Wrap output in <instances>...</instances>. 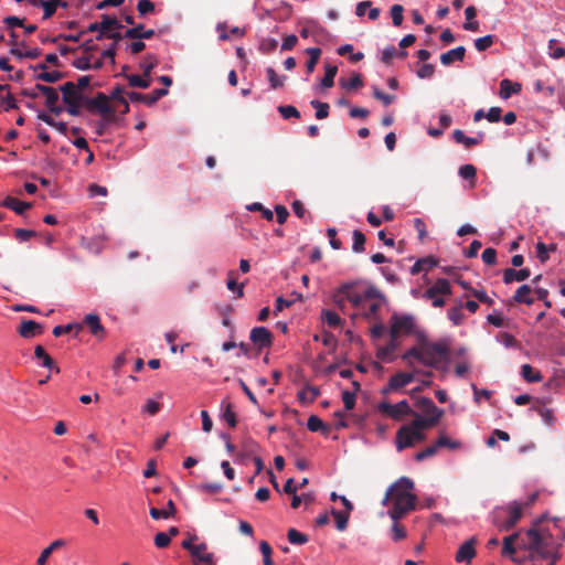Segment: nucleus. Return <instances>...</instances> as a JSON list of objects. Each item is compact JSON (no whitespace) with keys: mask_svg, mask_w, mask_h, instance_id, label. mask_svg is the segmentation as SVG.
<instances>
[{"mask_svg":"<svg viewBox=\"0 0 565 565\" xmlns=\"http://www.w3.org/2000/svg\"><path fill=\"white\" fill-rule=\"evenodd\" d=\"M532 289L529 285H522L518 288L513 296V300L518 303H525L531 306L534 303V299L530 297Z\"/></svg>","mask_w":565,"mask_h":565,"instance_id":"33","label":"nucleus"},{"mask_svg":"<svg viewBox=\"0 0 565 565\" xmlns=\"http://www.w3.org/2000/svg\"><path fill=\"white\" fill-rule=\"evenodd\" d=\"M494 42V35L488 34L475 40V47L477 51L482 52L488 50Z\"/></svg>","mask_w":565,"mask_h":565,"instance_id":"57","label":"nucleus"},{"mask_svg":"<svg viewBox=\"0 0 565 565\" xmlns=\"http://www.w3.org/2000/svg\"><path fill=\"white\" fill-rule=\"evenodd\" d=\"M310 105L316 109V118L324 119L329 116V104L317 99L310 102Z\"/></svg>","mask_w":565,"mask_h":565,"instance_id":"51","label":"nucleus"},{"mask_svg":"<svg viewBox=\"0 0 565 565\" xmlns=\"http://www.w3.org/2000/svg\"><path fill=\"white\" fill-rule=\"evenodd\" d=\"M287 537H288V541L291 543V544H305L308 542V536L300 533L299 531L295 530V529H290L287 533Z\"/></svg>","mask_w":565,"mask_h":565,"instance_id":"63","label":"nucleus"},{"mask_svg":"<svg viewBox=\"0 0 565 565\" xmlns=\"http://www.w3.org/2000/svg\"><path fill=\"white\" fill-rule=\"evenodd\" d=\"M340 85L345 89H358L363 86V81L360 74H353L349 79H340Z\"/></svg>","mask_w":565,"mask_h":565,"instance_id":"46","label":"nucleus"},{"mask_svg":"<svg viewBox=\"0 0 565 565\" xmlns=\"http://www.w3.org/2000/svg\"><path fill=\"white\" fill-rule=\"evenodd\" d=\"M153 35L154 31L152 29L145 30L143 24L127 29L125 32V38L134 40H147L151 39Z\"/></svg>","mask_w":565,"mask_h":565,"instance_id":"22","label":"nucleus"},{"mask_svg":"<svg viewBox=\"0 0 565 565\" xmlns=\"http://www.w3.org/2000/svg\"><path fill=\"white\" fill-rule=\"evenodd\" d=\"M458 174L463 180H473L475 181L476 174H477V169L475 166L467 163L459 168Z\"/></svg>","mask_w":565,"mask_h":565,"instance_id":"61","label":"nucleus"},{"mask_svg":"<svg viewBox=\"0 0 565 565\" xmlns=\"http://www.w3.org/2000/svg\"><path fill=\"white\" fill-rule=\"evenodd\" d=\"M338 67L335 65L327 64L324 66V76L320 82L322 88H330L334 84V77L337 75Z\"/></svg>","mask_w":565,"mask_h":565,"instance_id":"37","label":"nucleus"},{"mask_svg":"<svg viewBox=\"0 0 565 565\" xmlns=\"http://www.w3.org/2000/svg\"><path fill=\"white\" fill-rule=\"evenodd\" d=\"M250 341L259 349L269 348L273 343V334L265 327H255L250 331Z\"/></svg>","mask_w":565,"mask_h":565,"instance_id":"11","label":"nucleus"},{"mask_svg":"<svg viewBox=\"0 0 565 565\" xmlns=\"http://www.w3.org/2000/svg\"><path fill=\"white\" fill-rule=\"evenodd\" d=\"M125 78L128 81L129 86L138 87V88H148L150 86V81L147 78H142L137 74L125 75Z\"/></svg>","mask_w":565,"mask_h":565,"instance_id":"52","label":"nucleus"},{"mask_svg":"<svg viewBox=\"0 0 565 565\" xmlns=\"http://www.w3.org/2000/svg\"><path fill=\"white\" fill-rule=\"evenodd\" d=\"M85 323L88 326L90 332L95 337L103 338L105 334V329L100 323L99 316L95 313H89L84 319Z\"/></svg>","mask_w":565,"mask_h":565,"instance_id":"29","label":"nucleus"},{"mask_svg":"<svg viewBox=\"0 0 565 565\" xmlns=\"http://www.w3.org/2000/svg\"><path fill=\"white\" fill-rule=\"evenodd\" d=\"M102 31L121 30L122 25L116 17L103 14L100 21Z\"/></svg>","mask_w":565,"mask_h":565,"instance_id":"40","label":"nucleus"},{"mask_svg":"<svg viewBox=\"0 0 565 565\" xmlns=\"http://www.w3.org/2000/svg\"><path fill=\"white\" fill-rule=\"evenodd\" d=\"M452 137H454V140L457 142V143H461L466 148H470L472 146H477L479 145L482 140H483V137H484V134L483 132H478V136L477 137H467L462 130L460 129H456L454 132H452Z\"/></svg>","mask_w":565,"mask_h":565,"instance_id":"18","label":"nucleus"},{"mask_svg":"<svg viewBox=\"0 0 565 565\" xmlns=\"http://www.w3.org/2000/svg\"><path fill=\"white\" fill-rule=\"evenodd\" d=\"M448 319L455 324L459 326L463 320L462 306H457L448 309Z\"/></svg>","mask_w":565,"mask_h":565,"instance_id":"59","label":"nucleus"},{"mask_svg":"<svg viewBox=\"0 0 565 565\" xmlns=\"http://www.w3.org/2000/svg\"><path fill=\"white\" fill-rule=\"evenodd\" d=\"M62 92V100L63 103H68L72 100H82L83 93L79 92L78 87L73 82H66L58 87Z\"/></svg>","mask_w":565,"mask_h":565,"instance_id":"15","label":"nucleus"},{"mask_svg":"<svg viewBox=\"0 0 565 565\" xmlns=\"http://www.w3.org/2000/svg\"><path fill=\"white\" fill-rule=\"evenodd\" d=\"M307 428L312 431H321L326 434L329 430L328 425H326L318 416L311 415L307 420Z\"/></svg>","mask_w":565,"mask_h":565,"instance_id":"43","label":"nucleus"},{"mask_svg":"<svg viewBox=\"0 0 565 565\" xmlns=\"http://www.w3.org/2000/svg\"><path fill=\"white\" fill-rule=\"evenodd\" d=\"M414 381L413 373L397 372L390 377V387L401 390Z\"/></svg>","mask_w":565,"mask_h":565,"instance_id":"24","label":"nucleus"},{"mask_svg":"<svg viewBox=\"0 0 565 565\" xmlns=\"http://www.w3.org/2000/svg\"><path fill=\"white\" fill-rule=\"evenodd\" d=\"M555 249V245H546L542 242L536 244L537 257L541 263H545L548 259V253Z\"/></svg>","mask_w":565,"mask_h":565,"instance_id":"60","label":"nucleus"},{"mask_svg":"<svg viewBox=\"0 0 565 565\" xmlns=\"http://www.w3.org/2000/svg\"><path fill=\"white\" fill-rule=\"evenodd\" d=\"M306 53L309 55V60L306 63L307 73L311 74L315 71V67L320 58L321 49L319 47H308Z\"/></svg>","mask_w":565,"mask_h":565,"instance_id":"38","label":"nucleus"},{"mask_svg":"<svg viewBox=\"0 0 565 565\" xmlns=\"http://www.w3.org/2000/svg\"><path fill=\"white\" fill-rule=\"evenodd\" d=\"M519 537V533H513L503 539L502 555L512 556L515 553L514 542Z\"/></svg>","mask_w":565,"mask_h":565,"instance_id":"47","label":"nucleus"},{"mask_svg":"<svg viewBox=\"0 0 565 565\" xmlns=\"http://www.w3.org/2000/svg\"><path fill=\"white\" fill-rule=\"evenodd\" d=\"M450 360V343L448 339L430 342L422 334L420 364L427 367L441 369V363L448 364Z\"/></svg>","mask_w":565,"mask_h":565,"instance_id":"2","label":"nucleus"},{"mask_svg":"<svg viewBox=\"0 0 565 565\" xmlns=\"http://www.w3.org/2000/svg\"><path fill=\"white\" fill-rule=\"evenodd\" d=\"M168 95L167 88H156L150 94H141L138 92L128 93V98L131 103H143L147 106L154 105L160 98Z\"/></svg>","mask_w":565,"mask_h":565,"instance_id":"10","label":"nucleus"},{"mask_svg":"<svg viewBox=\"0 0 565 565\" xmlns=\"http://www.w3.org/2000/svg\"><path fill=\"white\" fill-rule=\"evenodd\" d=\"M247 210L249 211H259L262 213V216L267 221H273L274 213L269 209L265 207L262 203L255 202L249 205H247Z\"/></svg>","mask_w":565,"mask_h":565,"instance_id":"62","label":"nucleus"},{"mask_svg":"<svg viewBox=\"0 0 565 565\" xmlns=\"http://www.w3.org/2000/svg\"><path fill=\"white\" fill-rule=\"evenodd\" d=\"M331 514L335 519L337 529L339 531H344L348 527L350 514L342 511H338L334 508L331 509Z\"/></svg>","mask_w":565,"mask_h":565,"instance_id":"48","label":"nucleus"},{"mask_svg":"<svg viewBox=\"0 0 565 565\" xmlns=\"http://www.w3.org/2000/svg\"><path fill=\"white\" fill-rule=\"evenodd\" d=\"M522 516V504L512 501L505 507L498 508L494 515V523L501 531H509L515 526Z\"/></svg>","mask_w":565,"mask_h":565,"instance_id":"5","label":"nucleus"},{"mask_svg":"<svg viewBox=\"0 0 565 565\" xmlns=\"http://www.w3.org/2000/svg\"><path fill=\"white\" fill-rule=\"evenodd\" d=\"M35 90L40 92L41 94H43L45 96V98H46L45 105H52L53 103L58 102V93L55 88H53L51 86H46L43 84H36Z\"/></svg>","mask_w":565,"mask_h":565,"instance_id":"34","label":"nucleus"},{"mask_svg":"<svg viewBox=\"0 0 565 565\" xmlns=\"http://www.w3.org/2000/svg\"><path fill=\"white\" fill-rule=\"evenodd\" d=\"M195 564L194 565H215L213 553L207 552V545L205 543L200 544V550L196 554H191Z\"/></svg>","mask_w":565,"mask_h":565,"instance_id":"19","label":"nucleus"},{"mask_svg":"<svg viewBox=\"0 0 565 565\" xmlns=\"http://www.w3.org/2000/svg\"><path fill=\"white\" fill-rule=\"evenodd\" d=\"M266 74L271 89H277L284 86L286 76H278L273 67H267Z\"/></svg>","mask_w":565,"mask_h":565,"instance_id":"44","label":"nucleus"},{"mask_svg":"<svg viewBox=\"0 0 565 565\" xmlns=\"http://www.w3.org/2000/svg\"><path fill=\"white\" fill-rule=\"evenodd\" d=\"M75 330V335L78 334V332L82 330V326L76 322L67 323L66 326H56L53 328L52 333L55 337H61L64 333L72 332Z\"/></svg>","mask_w":565,"mask_h":565,"instance_id":"50","label":"nucleus"},{"mask_svg":"<svg viewBox=\"0 0 565 565\" xmlns=\"http://www.w3.org/2000/svg\"><path fill=\"white\" fill-rule=\"evenodd\" d=\"M64 545H65V541L64 540L60 539V540L53 541L47 547H45L41 552V554H40V556H39V558L36 561L38 565H45L47 558L53 553V551H55V550H57V548H60V547H62Z\"/></svg>","mask_w":565,"mask_h":565,"instance_id":"36","label":"nucleus"},{"mask_svg":"<svg viewBox=\"0 0 565 565\" xmlns=\"http://www.w3.org/2000/svg\"><path fill=\"white\" fill-rule=\"evenodd\" d=\"M352 385L354 386V391L353 392L344 391L342 393V401H343L345 411L353 409V407L355 406V401H356V392L360 390V383L359 382L353 381Z\"/></svg>","mask_w":565,"mask_h":565,"instance_id":"35","label":"nucleus"},{"mask_svg":"<svg viewBox=\"0 0 565 565\" xmlns=\"http://www.w3.org/2000/svg\"><path fill=\"white\" fill-rule=\"evenodd\" d=\"M316 500V495L313 492H307L302 494H295L291 500V508L297 509L303 502L306 508L312 504Z\"/></svg>","mask_w":565,"mask_h":565,"instance_id":"41","label":"nucleus"},{"mask_svg":"<svg viewBox=\"0 0 565 565\" xmlns=\"http://www.w3.org/2000/svg\"><path fill=\"white\" fill-rule=\"evenodd\" d=\"M83 106L90 113L97 111L103 116H110L113 108L104 93H98L95 97H88L83 94Z\"/></svg>","mask_w":565,"mask_h":565,"instance_id":"8","label":"nucleus"},{"mask_svg":"<svg viewBox=\"0 0 565 565\" xmlns=\"http://www.w3.org/2000/svg\"><path fill=\"white\" fill-rule=\"evenodd\" d=\"M322 319L329 327L332 328L339 327L342 323V319L340 318V316L332 310H323Z\"/></svg>","mask_w":565,"mask_h":565,"instance_id":"53","label":"nucleus"},{"mask_svg":"<svg viewBox=\"0 0 565 565\" xmlns=\"http://www.w3.org/2000/svg\"><path fill=\"white\" fill-rule=\"evenodd\" d=\"M451 286L448 279L439 278L435 281V284L429 287L425 294L424 298H434L436 295H450Z\"/></svg>","mask_w":565,"mask_h":565,"instance_id":"14","label":"nucleus"},{"mask_svg":"<svg viewBox=\"0 0 565 565\" xmlns=\"http://www.w3.org/2000/svg\"><path fill=\"white\" fill-rule=\"evenodd\" d=\"M526 550L530 552L532 559H534L535 556H539L543 559H548L550 557H553V555L557 554V552L553 550L551 535L545 537L537 530L530 529L526 532Z\"/></svg>","mask_w":565,"mask_h":565,"instance_id":"4","label":"nucleus"},{"mask_svg":"<svg viewBox=\"0 0 565 565\" xmlns=\"http://www.w3.org/2000/svg\"><path fill=\"white\" fill-rule=\"evenodd\" d=\"M521 375L529 383H537V382L542 381L541 373L537 371H534V369L530 364L522 365Z\"/></svg>","mask_w":565,"mask_h":565,"instance_id":"39","label":"nucleus"},{"mask_svg":"<svg viewBox=\"0 0 565 565\" xmlns=\"http://www.w3.org/2000/svg\"><path fill=\"white\" fill-rule=\"evenodd\" d=\"M335 297L340 306L342 301L347 300L354 308L362 309L369 300L381 297V291L376 287L370 286L361 292L355 289L354 284H343L338 288Z\"/></svg>","mask_w":565,"mask_h":565,"instance_id":"3","label":"nucleus"},{"mask_svg":"<svg viewBox=\"0 0 565 565\" xmlns=\"http://www.w3.org/2000/svg\"><path fill=\"white\" fill-rule=\"evenodd\" d=\"M440 419V416H419L416 415V418L409 424L413 428L422 431L423 429H427L434 427Z\"/></svg>","mask_w":565,"mask_h":565,"instance_id":"27","label":"nucleus"},{"mask_svg":"<svg viewBox=\"0 0 565 565\" xmlns=\"http://www.w3.org/2000/svg\"><path fill=\"white\" fill-rule=\"evenodd\" d=\"M476 539L475 537H471L469 540H467L466 542H463L457 553H456V556H455V559L456 562L458 563H471V561L473 559V557L476 556Z\"/></svg>","mask_w":565,"mask_h":565,"instance_id":"12","label":"nucleus"},{"mask_svg":"<svg viewBox=\"0 0 565 565\" xmlns=\"http://www.w3.org/2000/svg\"><path fill=\"white\" fill-rule=\"evenodd\" d=\"M422 356V337L419 338V344L409 348L402 354V360L412 365V359L417 360L420 363Z\"/></svg>","mask_w":565,"mask_h":565,"instance_id":"42","label":"nucleus"},{"mask_svg":"<svg viewBox=\"0 0 565 565\" xmlns=\"http://www.w3.org/2000/svg\"><path fill=\"white\" fill-rule=\"evenodd\" d=\"M531 276V271L529 268H521L519 270L514 268H507L503 271V282L509 285L513 281H523L526 280Z\"/></svg>","mask_w":565,"mask_h":565,"instance_id":"17","label":"nucleus"},{"mask_svg":"<svg viewBox=\"0 0 565 565\" xmlns=\"http://www.w3.org/2000/svg\"><path fill=\"white\" fill-rule=\"evenodd\" d=\"M497 341L502 343L507 349L519 348V341L514 335L508 332H501L497 335Z\"/></svg>","mask_w":565,"mask_h":565,"instance_id":"54","label":"nucleus"},{"mask_svg":"<svg viewBox=\"0 0 565 565\" xmlns=\"http://www.w3.org/2000/svg\"><path fill=\"white\" fill-rule=\"evenodd\" d=\"M10 53L12 55H14L15 57H18L19 60H22V58H36L38 56H40L41 51H40V49L34 47V49L23 52V51L19 50L18 47L12 46L10 49Z\"/></svg>","mask_w":565,"mask_h":565,"instance_id":"49","label":"nucleus"},{"mask_svg":"<svg viewBox=\"0 0 565 565\" xmlns=\"http://www.w3.org/2000/svg\"><path fill=\"white\" fill-rule=\"evenodd\" d=\"M403 12L404 8L401 4H393L391 7V17H392V23L394 26H401L403 23Z\"/></svg>","mask_w":565,"mask_h":565,"instance_id":"58","label":"nucleus"},{"mask_svg":"<svg viewBox=\"0 0 565 565\" xmlns=\"http://www.w3.org/2000/svg\"><path fill=\"white\" fill-rule=\"evenodd\" d=\"M370 303L367 308H365L362 312V317L366 320H379V311L385 302L384 296L381 294V297H375L372 300H369Z\"/></svg>","mask_w":565,"mask_h":565,"instance_id":"16","label":"nucleus"},{"mask_svg":"<svg viewBox=\"0 0 565 565\" xmlns=\"http://www.w3.org/2000/svg\"><path fill=\"white\" fill-rule=\"evenodd\" d=\"M34 355L36 359L41 360V365L51 371L60 373V367L55 365L53 359L46 353L45 349L42 345H36L34 349Z\"/></svg>","mask_w":565,"mask_h":565,"instance_id":"26","label":"nucleus"},{"mask_svg":"<svg viewBox=\"0 0 565 565\" xmlns=\"http://www.w3.org/2000/svg\"><path fill=\"white\" fill-rule=\"evenodd\" d=\"M177 512V509H175V505H174V502L170 499L168 502H167V507L163 509V508H160V509H157V508H151L150 509V516L154 520H159V519H169L171 516H173Z\"/></svg>","mask_w":565,"mask_h":565,"instance_id":"28","label":"nucleus"},{"mask_svg":"<svg viewBox=\"0 0 565 565\" xmlns=\"http://www.w3.org/2000/svg\"><path fill=\"white\" fill-rule=\"evenodd\" d=\"M42 331V326L34 320H23L20 329L19 334L22 338L30 339L33 338L36 333H40Z\"/></svg>","mask_w":565,"mask_h":565,"instance_id":"23","label":"nucleus"},{"mask_svg":"<svg viewBox=\"0 0 565 565\" xmlns=\"http://www.w3.org/2000/svg\"><path fill=\"white\" fill-rule=\"evenodd\" d=\"M2 206L10 209L14 211L17 214L21 215L26 210L31 209L32 204L29 202H21L15 198H12L10 195L6 196L4 200L1 203Z\"/></svg>","mask_w":565,"mask_h":565,"instance_id":"25","label":"nucleus"},{"mask_svg":"<svg viewBox=\"0 0 565 565\" xmlns=\"http://www.w3.org/2000/svg\"><path fill=\"white\" fill-rule=\"evenodd\" d=\"M390 335L391 338H397L399 333L409 334L415 328V319L412 315H398L394 313L391 317Z\"/></svg>","mask_w":565,"mask_h":565,"instance_id":"7","label":"nucleus"},{"mask_svg":"<svg viewBox=\"0 0 565 565\" xmlns=\"http://www.w3.org/2000/svg\"><path fill=\"white\" fill-rule=\"evenodd\" d=\"M466 54L465 46H457L455 49H451L447 51L446 53H443L440 55V62L443 65L448 66L455 61H463Z\"/></svg>","mask_w":565,"mask_h":565,"instance_id":"20","label":"nucleus"},{"mask_svg":"<svg viewBox=\"0 0 565 565\" xmlns=\"http://www.w3.org/2000/svg\"><path fill=\"white\" fill-rule=\"evenodd\" d=\"M425 434L411 425L402 426L396 434V448L398 451L413 447L415 441H423Z\"/></svg>","mask_w":565,"mask_h":565,"instance_id":"6","label":"nucleus"},{"mask_svg":"<svg viewBox=\"0 0 565 565\" xmlns=\"http://www.w3.org/2000/svg\"><path fill=\"white\" fill-rule=\"evenodd\" d=\"M352 239H353V243H352V250L354 253H363L364 252V245H365V235L359 231V230H354L353 233H352Z\"/></svg>","mask_w":565,"mask_h":565,"instance_id":"45","label":"nucleus"},{"mask_svg":"<svg viewBox=\"0 0 565 565\" xmlns=\"http://www.w3.org/2000/svg\"><path fill=\"white\" fill-rule=\"evenodd\" d=\"M416 406L419 408V409H424V408H430L433 409L434 412H436L438 414V416H443L444 414V411L438 408L435 403L428 398V397H419L417 401H416Z\"/></svg>","mask_w":565,"mask_h":565,"instance_id":"56","label":"nucleus"},{"mask_svg":"<svg viewBox=\"0 0 565 565\" xmlns=\"http://www.w3.org/2000/svg\"><path fill=\"white\" fill-rule=\"evenodd\" d=\"M30 68H32L33 71H39L41 70L42 72L40 73H36L34 75V78L38 79V81H43V82H47V83H56L58 82L60 79H62L64 77V74L62 72H58V71H52V72H46V64L45 63H41V64H38V65H30Z\"/></svg>","mask_w":565,"mask_h":565,"instance_id":"13","label":"nucleus"},{"mask_svg":"<svg viewBox=\"0 0 565 565\" xmlns=\"http://www.w3.org/2000/svg\"><path fill=\"white\" fill-rule=\"evenodd\" d=\"M436 265H437V260L431 256L417 259L411 268V274L418 275L422 271H428Z\"/></svg>","mask_w":565,"mask_h":565,"instance_id":"31","label":"nucleus"},{"mask_svg":"<svg viewBox=\"0 0 565 565\" xmlns=\"http://www.w3.org/2000/svg\"><path fill=\"white\" fill-rule=\"evenodd\" d=\"M414 488V481L408 477H401L387 488L382 504L386 505L388 501H392L388 515L393 521L401 520L416 509L417 497L413 493Z\"/></svg>","mask_w":565,"mask_h":565,"instance_id":"1","label":"nucleus"},{"mask_svg":"<svg viewBox=\"0 0 565 565\" xmlns=\"http://www.w3.org/2000/svg\"><path fill=\"white\" fill-rule=\"evenodd\" d=\"M278 111L282 116L284 119L299 118L300 117L299 110L296 107L291 106V105L279 106L278 107Z\"/></svg>","mask_w":565,"mask_h":565,"instance_id":"64","label":"nucleus"},{"mask_svg":"<svg viewBox=\"0 0 565 565\" xmlns=\"http://www.w3.org/2000/svg\"><path fill=\"white\" fill-rule=\"evenodd\" d=\"M377 408L380 412L388 415L393 419H401L406 415L414 414V411L412 409L406 399H403L396 404L382 402L379 404Z\"/></svg>","mask_w":565,"mask_h":565,"instance_id":"9","label":"nucleus"},{"mask_svg":"<svg viewBox=\"0 0 565 565\" xmlns=\"http://www.w3.org/2000/svg\"><path fill=\"white\" fill-rule=\"evenodd\" d=\"M397 338H391L390 342L377 349L376 351V358L384 362H391L393 361V353L397 349Z\"/></svg>","mask_w":565,"mask_h":565,"instance_id":"21","label":"nucleus"},{"mask_svg":"<svg viewBox=\"0 0 565 565\" xmlns=\"http://www.w3.org/2000/svg\"><path fill=\"white\" fill-rule=\"evenodd\" d=\"M259 551L263 555V564L264 565H274V561L271 557L273 548L266 541H262L259 543Z\"/></svg>","mask_w":565,"mask_h":565,"instance_id":"55","label":"nucleus"},{"mask_svg":"<svg viewBox=\"0 0 565 565\" xmlns=\"http://www.w3.org/2000/svg\"><path fill=\"white\" fill-rule=\"evenodd\" d=\"M521 84L512 83L510 79H502L500 83V97L502 99H508L512 96V94H518L521 92Z\"/></svg>","mask_w":565,"mask_h":565,"instance_id":"30","label":"nucleus"},{"mask_svg":"<svg viewBox=\"0 0 565 565\" xmlns=\"http://www.w3.org/2000/svg\"><path fill=\"white\" fill-rule=\"evenodd\" d=\"M221 412H222V414H221L222 419H224L228 424L230 427H235L237 424V420H236V415L233 412V406H232L231 402L223 399L221 402Z\"/></svg>","mask_w":565,"mask_h":565,"instance_id":"32","label":"nucleus"}]
</instances>
